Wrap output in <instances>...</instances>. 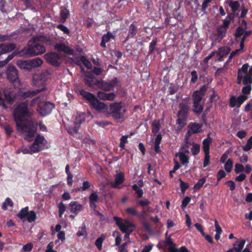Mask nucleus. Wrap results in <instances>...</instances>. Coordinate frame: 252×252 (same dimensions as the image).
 <instances>
[{
    "label": "nucleus",
    "instance_id": "f257e3e1",
    "mask_svg": "<svg viewBox=\"0 0 252 252\" xmlns=\"http://www.w3.org/2000/svg\"><path fill=\"white\" fill-rule=\"evenodd\" d=\"M32 111H13V116L17 131L31 141L36 133L37 123L34 122Z\"/></svg>",
    "mask_w": 252,
    "mask_h": 252
},
{
    "label": "nucleus",
    "instance_id": "f03ea898",
    "mask_svg": "<svg viewBox=\"0 0 252 252\" xmlns=\"http://www.w3.org/2000/svg\"><path fill=\"white\" fill-rule=\"evenodd\" d=\"M43 36L36 37L32 40H30L28 44L27 47H25L20 52L21 56L25 57H31L43 54L45 52V48L39 43L42 41Z\"/></svg>",
    "mask_w": 252,
    "mask_h": 252
},
{
    "label": "nucleus",
    "instance_id": "7ed1b4c3",
    "mask_svg": "<svg viewBox=\"0 0 252 252\" xmlns=\"http://www.w3.org/2000/svg\"><path fill=\"white\" fill-rule=\"evenodd\" d=\"M80 94L83 97L88 100L93 108L96 110H105L107 109V106L104 103L99 101L92 93L85 91L83 90L80 91Z\"/></svg>",
    "mask_w": 252,
    "mask_h": 252
},
{
    "label": "nucleus",
    "instance_id": "20e7f679",
    "mask_svg": "<svg viewBox=\"0 0 252 252\" xmlns=\"http://www.w3.org/2000/svg\"><path fill=\"white\" fill-rule=\"evenodd\" d=\"M206 90V87L203 86L199 90L196 91L193 93L192 95L193 104L195 110H203V97L205 95Z\"/></svg>",
    "mask_w": 252,
    "mask_h": 252
},
{
    "label": "nucleus",
    "instance_id": "39448f33",
    "mask_svg": "<svg viewBox=\"0 0 252 252\" xmlns=\"http://www.w3.org/2000/svg\"><path fill=\"white\" fill-rule=\"evenodd\" d=\"M249 65L248 63L244 64L242 67L238 69L237 72V83L241 84L242 81L244 85L252 84V77L247 74V69Z\"/></svg>",
    "mask_w": 252,
    "mask_h": 252
},
{
    "label": "nucleus",
    "instance_id": "423d86ee",
    "mask_svg": "<svg viewBox=\"0 0 252 252\" xmlns=\"http://www.w3.org/2000/svg\"><path fill=\"white\" fill-rule=\"evenodd\" d=\"M17 216L22 221L24 222L27 220L29 223L35 221L37 217L34 211L29 212V207L28 206L21 209L17 214Z\"/></svg>",
    "mask_w": 252,
    "mask_h": 252
},
{
    "label": "nucleus",
    "instance_id": "0eeeda50",
    "mask_svg": "<svg viewBox=\"0 0 252 252\" xmlns=\"http://www.w3.org/2000/svg\"><path fill=\"white\" fill-rule=\"evenodd\" d=\"M50 75V73L48 70H44L41 73L34 74L32 78V82L33 85L39 87L41 86V88L44 87L46 89L45 84L46 82L49 79Z\"/></svg>",
    "mask_w": 252,
    "mask_h": 252
},
{
    "label": "nucleus",
    "instance_id": "6e6552de",
    "mask_svg": "<svg viewBox=\"0 0 252 252\" xmlns=\"http://www.w3.org/2000/svg\"><path fill=\"white\" fill-rule=\"evenodd\" d=\"M118 83L117 78H114L108 82H104L102 80H96L95 84L98 87L105 91H109L113 89Z\"/></svg>",
    "mask_w": 252,
    "mask_h": 252
},
{
    "label": "nucleus",
    "instance_id": "1a4fd4ad",
    "mask_svg": "<svg viewBox=\"0 0 252 252\" xmlns=\"http://www.w3.org/2000/svg\"><path fill=\"white\" fill-rule=\"evenodd\" d=\"M44 58L48 63L53 65L58 66L60 65V60L61 59V56L59 54L55 53L46 54Z\"/></svg>",
    "mask_w": 252,
    "mask_h": 252
},
{
    "label": "nucleus",
    "instance_id": "9d476101",
    "mask_svg": "<svg viewBox=\"0 0 252 252\" xmlns=\"http://www.w3.org/2000/svg\"><path fill=\"white\" fill-rule=\"evenodd\" d=\"M44 140V138L43 136L38 135L31 146V151L33 153H35L41 151L43 149L42 145Z\"/></svg>",
    "mask_w": 252,
    "mask_h": 252
},
{
    "label": "nucleus",
    "instance_id": "9b49d317",
    "mask_svg": "<svg viewBox=\"0 0 252 252\" xmlns=\"http://www.w3.org/2000/svg\"><path fill=\"white\" fill-rule=\"evenodd\" d=\"M6 75L7 79L11 82H15L18 79V71L16 67L11 64L7 66Z\"/></svg>",
    "mask_w": 252,
    "mask_h": 252
},
{
    "label": "nucleus",
    "instance_id": "f8f14e48",
    "mask_svg": "<svg viewBox=\"0 0 252 252\" xmlns=\"http://www.w3.org/2000/svg\"><path fill=\"white\" fill-rule=\"evenodd\" d=\"M44 91H45V88L44 87H42L39 89H36L34 91H29L27 92L19 91L17 92V95L20 96L22 99H26L29 97H32L38 93L42 92Z\"/></svg>",
    "mask_w": 252,
    "mask_h": 252
},
{
    "label": "nucleus",
    "instance_id": "ddd939ff",
    "mask_svg": "<svg viewBox=\"0 0 252 252\" xmlns=\"http://www.w3.org/2000/svg\"><path fill=\"white\" fill-rule=\"evenodd\" d=\"M90 117V119L93 118L90 111H87V112H80L79 113H77L75 116V119L74 121V124L75 125H80L85 121L86 118Z\"/></svg>",
    "mask_w": 252,
    "mask_h": 252
},
{
    "label": "nucleus",
    "instance_id": "4468645a",
    "mask_svg": "<svg viewBox=\"0 0 252 252\" xmlns=\"http://www.w3.org/2000/svg\"><path fill=\"white\" fill-rule=\"evenodd\" d=\"M247 98V96L245 95H241L237 98L232 96L230 99V105L232 107H239Z\"/></svg>",
    "mask_w": 252,
    "mask_h": 252
},
{
    "label": "nucleus",
    "instance_id": "2eb2a0df",
    "mask_svg": "<svg viewBox=\"0 0 252 252\" xmlns=\"http://www.w3.org/2000/svg\"><path fill=\"white\" fill-rule=\"evenodd\" d=\"M3 94L5 100L10 104H13L16 97L15 89H12L9 90L5 89L3 90Z\"/></svg>",
    "mask_w": 252,
    "mask_h": 252
},
{
    "label": "nucleus",
    "instance_id": "dca6fc26",
    "mask_svg": "<svg viewBox=\"0 0 252 252\" xmlns=\"http://www.w3.org/2000/svg\"><path fill=\"white\" fill-rule=\"evenodd\" d=\"M69 209L70 212L77 215L83 210V206L78 201H71L69 204Z\"/></svg>",
    "mask_w": 252,
    "mask_h": 252
},
{
    "label": "nucleus",
    "instance_id": "f3484780",
    "mask_svg": "<svg viewBox=\"0 0 252 252\" xmlns=\"http://www.w3.org/2000/svg\"><path fill=\"white\" fill-rule=\"evenodd\" d=\"M188 115V111H178L177 114L178 119L177 120V124L181 127H183L186 124L187 117Z\"/></svg>",
    "mask_w": 252,
    "mask_h": 252
},
{
    "label": "nucleus",
    "instance_id": "a211bd4d",
    "mask_svg": "<svg viewBox=\"0 0 252 252\" xmlns=\"http://www.w3.org/2000/svg\"><path fill=\"white\" fill-rule=\"evenodd\" d=\"M16 48L13 43L2 44L0 43V56L10 52Z\"/></svg>",
    "mask_w": 252,
    "mask_h": 252
},
{
    "label": "nucleus",
    "instance_id": "6ab92c4d",
    "mask_svg": "<svg viewBox=\"0 0 252 252\" xmlns=\"http://www.w3.org/2000/svg\"><path fill=\"white\" fill-rule=\"evenodd\" d=\"M230 51V49L228 47L224 46L221 47L216 52V55L219 57L218 61H222V58L226 56Z\"/></svg>",
    "mask_w": 252,
    "mask_h": 252
},
{
    "label": "nucleus",
    "instance_id": "aec40b11",
    "mask_svg": "<svg viewBox=\"0 0 252 252\" xmlns=\"http://www.w3.org/2000/svg\"><path fill=\"white\" fill-rule=\"evenodd\" d=\"M40 110H52L54 109L55 105L49 101H41L38 104Z\"/></svg>",
    "mask_w": 252,
    "mask_h": 252
},
{
    "label": "nucleus",
    "instance_id": "412c9836",
    "mask_svg": "<svg viewBox=\"0 0 252 252\" xmlns=\"http://www.w3.org/2000/svg\"><path fill=\"white\" fill-rule=\"evenodd\" d=\"M97 95L100 99H101L103 100L112 101L114 99V98L115 97V94H114L113 93H104L103 92H101V91H99L97 93Z\"/></svg>",
    "mask_w": 252,
    "mask_h": 252
},
{
    "label": "nucleus",
    "instance_id": "4be33fe9",
    "mask_svg": "<svg viewBox=\"0 0 252 252\" xmlns=\"http://www.w3.org/2000/svg\"><path fill=\"white\" fill-rule=\"evenodd\" d=\"M125 181L124 174L121 172L116 176L115 182L111 183V185L113 188H117V186L122 184Z\"/></svg>",
    "mask_w": 252,
    "mask_h": 252
},
{
    "label": "nucleus",
    "instance_id": "5701e85b",
    "mask_svg": "<svg viewBox=\"0 0 252 252\" xmlns=\"http://www.w3.org/2000/svg\"><path fill=\"white\" fill-rule=\"evenodd\" d=\"M117 122H122L124 121V114L121 111H111L109 113Z\"/></svg>",
    "mask_w": 252,
    "mask_h": 252
},
{
    "label": "nucleus",
    "instance_id": "b1692460",
    "mask_svg": "<svg viewBox=\"0 0 252 252\" xmlns=\"http://www.w3.org/2000/svg\"><path fill=\"white\" fill-rule=\"evenodd\" d=\"M31 70L33 68H37L40 66L43 63L42 60L39 58H36L29 60Z\"/></svg>",
    "mask_w": 252,
    "mask_h": 252
},
{
    "label": "nucleus",
    "instance_id": "393cba45",
    "mask_svg": "<svg viewBox=\"0 0 252 252\" xmlns=\"http://www.w3.org/2000/svg\"><path fill=\"white\" fill-rule=\"evenodd\" d=\"M16 64L22 69L31 70L29 60H18L16 62Z\"/></svg>",
    "mask_w": 252,
    "mask_h": 252
},
{
    "label": "nucleus",
    "instance_id": "a878e982",
    "mask_svg": "<svg viewBox=\"0 0 252 252\" xmlns=\"http://www.w3.org/2000/svg\"><path fill=\"white\" fill-rule=\"evenodd\" d=\"M212 142V139L208 136V138H205L203 141V150L204 154H210V145Z\"/></svg>",
    "mask_w": 252,
    "mask_h": 252
},
{
    "label": "nucleus",
    "instance_id": "bb28decb",
    "mask_svg": "<svg viewBox=\"0 0 252 252\" xmlns=\"http://www.w3.org/2000/svg\"><path fill=\"white\" fill-rule=\"evenodd\" d=\"M55 49L66 53L72 54V50L63 43H57L55 45Z\"/></svg>",
    "mask_w": 252,
    "mask_h": 252
},
{
    "label": "nucleus",
    "instance_id": "cd10ccee",
    "mask_svg": "<svg viewBox=\"0 0 252 252\" xmlns=\"http://www.w3.org/2000/svg\"><path fill=\"white\" fill-rule=\"evenodd\" d=\"M201 125L195 123L190 124L188 126V127L189 128V130L190 131L191 130L192 133L200 132L201 131Z\"/></svg>",
    "mask_w": 252,
    "mask_h": 252
},
{
    "label": "nucleus",
    "instance_id": "c85d7f7f",
    "mask_svg": "<svg viewBox=\"0 0 252 252\" xmlns=\"http://www.w3.org/2000/svg\"><path fill=\"white\" fill-rule=\"evenodd\" d=\"M176 156H179L180 160L182 164H184L189 162V157L184 153L182 152H179L176 153Z\"/></svg>",
    "mask_w": 252,
    "mask_h": 252
},
{
    "label": "nucleus",
    "instance_id": "c756f323",
    "mask_svg": "<svg viewBox=\"0 0 252 252\" xmlns=\"http://www.w3.org/2000/svg\"><path fill=\"white\" fill-rule=\"evenodd\" d=\"M132 189L135 191L136 194V197L138 199L141 198L143 195V191L142 189L140 188L136 184H134L132 186Z\"/></svg>",
    "mask_w": 252,
    "mask_h": 252
},
{
    "label": "nucleus",
    "instance_id": "7c9ffc66",
    "mask_svg": "<svg viewBox=\"0 0 252 252\" xmlns=\"http://www.w3.org/2000/svg\"><path fill=\"white\" fill-rule=\"evenodd\" d=\"M152 131L153 133L156 134L159 132L160 129V124L158 121H157L156 120H154L152 123Z\"/></svg>",
    "mask_w": 252,
    "mask_h": 252
},
{
    "label": "nucleus",
    "instance_id": "2f4dec72",
    "mask_svg": "<svg viewBox=\"0 0 252 252\" xmlns=\"http://www.w3.org/2000/svg\"><path fill=\"white\" fill-rule=\"evenodd\" d=\"M96 80L95 79V77L91 76L90 77H88L84 79V82L89 87H92L94 85H96Z\"/></svg>",
    "mask_w": 252,
    "mask_h": 252
},
{
    "label": "nucleus",
    "instance_id": "473e14b6",
    "mask_svg": "<svg viewBox=\"0 0 252 252\" xmlns=\"http://www.w3.org/2000/svg\"><path fill=\"white\" fill-rule=\"evenodd\" d=\"M68 14H69V12L66 8L63 9L61 11V12H60L61 21L62 23H64L65 21L66 18L68 17Z\"/></svg>",
    "mask_w": 252,
    "mask_h": 252
},
{
    "label": "nucleus",
    "instance_id": "72a5a7b5",
    "mask_svg": "<svg viewBox=\"0 0 252 252\" xmlns=\"http://www.w3.org/2000/svg\"><path fill=\"white\" fill-rule=\"evenodd\" d=\"M242 148L246 152L249 151L252 149V136L248 139L246 145L242 146Z\"/></svg>",
    "mask_w": 252,
    "mask_h": 252
},
{
    "label": "nucleus",
    "instance_id": "f704fd0d",
    "mask_svg": "<svg viewBox=\"0 0 252 252\" xmlns=\"http://www.w3.org/2000/svg\"><path fill=\"white\" fill-rule=\"evenodd\" d=\"M233 167V161L231 159L229 158L226 161L224 165V169L226 172L229 173L231 171Z\"/></svg>",
    "mask_w": 252,
    "mask_h": 252
},
{
    "label": "nucleus",
    "instance_id": "c9c22d12",
    "mask_svg": "<svg viewBox=\"0 0 252 252\" xmlns=\"http://www.w3.org/2000/svg\"><path fill=\"white\" fill-rule=\"evenodd\" d=\"M192 147L191 149L192 155L195 156L200 152V146L199 145L192 142Z\"/></svg>",
    "mask_w": 252,
    "mask_h": 252
},
{
    "label": "nucleus",
    "instance_id": "e433bc0d",
    "mask_svg": "<svg viewBox=\"0 0 252 252\" xmlns=\"http://www.w3.org/2000/svg\"><path fill=\"white\" fill-rule=\"evenodd\" d=\"M80 61L84 64V65L88 68L91 69L92 67L91 62L86 59L84 56H81L80 58Z\"/></svg>",
    "mask_w": 252,
    "mask_h": 252
},
{
    "label": "nucleus",
    "instance_id": "4c0bfd02",
    "mask_svg": "<svg viewBox=\"0 0 252 252\" xmlns=\"http://www.w3.org/2000/svg\"><path fill=\"white\" fill-rule=\"evenodd\" d=\"M7 206L11 207L13 206V203L9 197L6 198L5 201L3 203L2 209L4 210H6L7 209Z\"/></svg>",
    "mask_w": 252,
    "mask_h": 252
},
{
    "label": "nucleus",
    "instance_id": "58836bf2",
    "mask_svg": "<svg viewBox=\"0 0 252 252\" xmlns=\"http://www.w3.org/2000/svg\"><path fill=\"white\" fill-rule=\"evenodd\" d=\"M206 182V178L203 177L200 179L197 183H196L193 187V189L195 190L199 189Z\"/></svg>",
    "mask_w": 252,
    "mask_h": 252
},
{
    "label": "nucleus",
    "instance_id": "ea45409f",
    "mask_svg": "<svg viewBox=\"0 0 252 252\" xmlns=\"http://www.w3.org/2000/svg\"><path fill=\"white\" fill-rule=\"evenodd\" d=\"M180 182V188L182 193L184 194L185 191L189 188V184L184 182L181 179H179Z\"/></svg>",
    "mask_w": 252,
    "mask_h": 252
},
{
    "label": "nucleus",
    "instance_id": "a19ab883",
    "mask_svg": "<svg viewBox=\"0 0 252 252\" xmlns=\"http://www.w3.org/2000/svg\"><path fill=\"white\" fill-rule=\"evenodd\" d=\"M128 135H123L120 139V143L119 145L121 150H124L125 148V144L127 142V138Z\"/></svg>",
    "mask_w": 252,
    "mask_h": 252
},
{
    "label": "nucleus",
    "instance_id": "79ce46f5",
    "mask_svg": "<svg viewBox=\"0 0 252 252\" xmlns=\"http://www.w3.org/2000/svg\"><path fill=\"white\" fill-rule=\"evenodd\" d=\"M226 31L227 29L220 26L218 29L217 35L218 36L222 38L225 36Z\"/></svg>",
    "mask_w": 252,
    "mask_h": 252
},
{
    "label": "nucleus",
    "instance_id": "37998d69",
    "mask_svg": "<svg viewBox=\"0 0 252 252\" xmlns=\"http://www.w3.org/2000/svg\"><path fill=\"white\" fill-rule=\"evenodd\" d=\"M59 208V216L60 218H62L63 214L65 211V205L62 202H60L58 205Z\"/></svg>",
    "mask_w": 252,
    "mask_h": 252
},
{
    "label": "nucleus",
    "instance_id": "c03bdc74",
    "mask_svg": "<svg viewBox=\"0 0 252 252\" xmlns=\"http://www.w3.org/2000/svg\"><path fill=\"white\" fill-rule=\"evenodd\" d=\"M104 240V237H99L96 239L95 242V245L99 250L102 249V244Z\"/></svg>",
    "mask_w": 252,
    "mask_h": 252
},
{
    "label": "nucleus",
    "instance_id": "a18cd8bd",
    "mask_svg": "<svg viewBox=\"0 0 252 252\" xmlns=\"http://www.w3.org/2000/svg\"><path fill=\"white\" fill-rule=\"evenodd\" d=\"M125 211H126V212L128 215H130L132 216L139 215V214H138L137 211L136 210V209H135V208H130V207L127 208L126 209Z\"/></svg>",
    "mask_w": 252,
    "mask_h": 252
},
{
    "label": "nucleus",
    "instance_id": "49530a36",
    "mask_svg": "<svg viewBox=\"0 0 252 252\" xmlns=\"http://www.w3.org/2000/svg\"><path fill=\"white\" fill-rule=\"evenodd\" d=\"M229 6L232 9L233 12H236L240 6V3L238 1H231L229 3Z\"/></svg>",
    "mask_w": 252,
    "mask_h": 252
},
{
    "label": "nucleus",
    "instance_id": "de8ad7c7",
    "mask_svg": "<svg viewBox=\"0 0 252 252\" xmlns=\"http://www.w3.org/2000/svg\"><path fill=\"white\" fill-rule=\"evenodd\" d=\"M137 205L144 208L150 205L151 202L148 199H146L144 200H138L137 201Z\"/></svg>",
    "mask_w": 252,
    "mask_h": 252
},
{
    "label": "nucleus",
    "instance_id": "09e8293b",
    "mask_svg": "<svg viewBox=\"0 0 252 252\" xmlns=\"http://www.w3.org/2000/svg\"><path fill=\"white\" fill-rule=\"evenodd\" d=\"M111 110H120L123 108L121 103H115L110 105Z\"/></svg>",
    "mask_w": 252,
    "mask_h": 252
},
{
    "label": "nucleus",
    "instance_id": "8fccbe9b",
    "mask_svg": "<svg viewBox=\"0 0 252 252\" xmlns=\"http://www.w3.org/2000/svg\"><path fill=\"white\" fill-rule=\"evenodd\" d=\"M245 242L246 241L245 240H243L240 242L237 247L233 248L234 251H235L236 252H241L244 247Z\"/></svg>",
    "mask_w": 252,
    "mask_h": 252
},
{
    "label": "nucleus",
    "instance_id": "3c124183",
    "mask_svg": "<svg viewBox=\"0 0 252 252\" xmlns=\"http://www.w3.org/2000/svg\"><path fill=\"white\" fill-rule=\"evenodd\" d=\"M244 169H245L244 166L241 164L236 163L235 165L234 171L237 174L243 172L244 171Z\"/></svg>",
    "mask_w": 252,
    "mask_h": 252
},
{
    "label": "nucleus",
    "instance_id": "603ef678",
    "mask_svg": "<svg viewBox=\"0 0 252 252\" xmlns=\"http://www.w3.org/2000/svg\"><path fill=\"white\" fill-rule=\"evenodd\" d=\"M89 198L90 202H96L98 200V196L96 192H94L90 195Z\"/></svg>",
    "mask_w": 252,
    "mask_h": 252
},
{
    "label": "nucleus",
    "instance_id": "864d4df0",
    "mask_svg": "<svg viewBox=\"0 0 252 252\" xmlns=\"http://www.w3.org/2000/svg\"><path fill=\"white\" fill-rule=\"evenodd\" d=\"M191 200L190 197L189 196H186L185 197L182 201V204L181 205V207L182 209H184L187 207V206L189 204V203L190 202Z\"/></svg>",
    "mask_w": 252,
    "mask_h": 252
},
{
    "label": "nucleus",
    "instance_id": "5fc2aeb1",
    "mask_svg": "<svg viewBox=\"0 0 252 252\" xmlns=\"http://www.w3.org/2000/svg\"><path fill=\"white\" fill-rule=\"evenodd\" d=\"M247 29H244L243 28H241L239 27L237 28L236 32L235 33V35L236 37H240L242 35L244 34V32Z\"/></svg>",
    "mask_w": 252,
    "mask_h": 252
},
{
    "label": "nucleus",
    "instance_id": "6e6d98bb",
    "mask_svg": "<svg viewBox=\"0 0 252 252\" xmlns=\"http://www.w3.org/2000/svg\"><path fill=\"white\" fill-rule=\"evenodd\" d=\"M141 223L143 227L147 232H150L152 231V228L148 221L144 220L142 221Z\"/></svg>",
    "mask_w": 252,
    "mask_h": 252
},
{
    "label": "nucleus",
    "instance_id": "4d7b16f0",
    "mask_svg": "<svg viewBox=\"0 0 252 252\" xmlns=\"http://www.w3.org/2000/svg\"><path fill=\"white\" fill-rule=\"evenodd\" d=\"M77 126V125H75V126L68 127L67 132L72 135L77 133L78 132L79 126Z\"/></svg>",
    "mask_w": 252,
    "mask_h": 252
},
{
    "label": "nucleus",
    "instance_id": "13d9d810",
    "mask_svg": "<svg viewBox=\"0 0 252 252\" xmlns=\"http://www.w3.org/2000/svg\"><path fill=\"white\" fill-rule=\"evenodd\" d=\"M1 126L4 128L6 134L9 136H11L13 130L10 126L9 125L3 126L1 125Z\"/></svg>",
    "mask_w": 252,
    "mask_h": 252
},
{
    "label": "nucleus",
    "instance_id": "bf43d9fd",
    "mask_svg": "<svg viewBox=\"0 0 252 252\" xmlns=\"http://www.w3.org/2000/svg\"><path fill=\"white\" fill-rule=\"evenodd\" d=\"M157 43V39L156 38L154 39L152 42L150 43V46H149V53L150 54H152L154 50L156 45Z\"/></svg>",
    "mask_w": 252,
    "mask_h": 252
},
{
    "label": "nucleus",
    "instance_id": "052dcab7",
    "mask_svg": "<svg viewBox=\"0 0 252 252\" xmlns=\"http://www.w3.org/2000/svg\"><path fill=\"white\" fill-rule=\"evenodd\" d=\"M28 109V103L26 102L19 104L16 108V110H27Z\"/></svg>",
    "mask_w": 252,
    "mask_h": 252
},
{
    "label": "nucleus",
    "instance_id": "680f3d73",
    "mask_svg": "<svg viewBox=\"0 0 252 252\" xmlns=\"http://www.w3.org/2000/svg\"><path fill=\"white\" fill-rule=\"evenodd\" d=\"M90 187H91V185H90L89 182L88 181H86L83 182L82 187H81L78 190L79 191H80V190L84 191V190H86V189H89L90 188Z\"/></svg>",
    "mask_w": 252,
    "mask_h": 252
},
{
    "label": "nucleus",
    "instance_id": "e2e57ef3",
    "mask_svg": "<svg viewBox=\"0 0 252 252\" xmlns=\"http://www.w3.org/2000/svg\"><path fill=\"white\" fill-rule=\"evenodd\" d=\"M225 184L229 188L231 191H233L235 189V184L234 181L229 180L225 182Z\"/></svg>",
    "mask_w": 252,
    "mask_h": 252
},
{
    "label": "nucleus",
    "instance_id": "0e129e2a",
    "mask_svg": "<svg viewBox=\"0 0 252 252\" xmlns=\"http://www.w3.org/2000/svg\"><path fill=\"white\" fill-rule=\"evenodd\" d=\"M57 27L58 29H60L61 31L63 32L64 33H69V30L66 26L62 24H60L58 25Z\"/></svg>",
    "mask_w": 252,
    "mask_h": 252
},
{
    "label": "nucleus",
    "instance_id": "69168bd1",
    "mask_svg": "<svg viewBox=\"0 0 252 252\" xmlns=\"http://www.w3.org/2000/svg\"><path fill=\"white\" fill-rule=\"evenodd\" d=\"M210 157L209 154H205V157H204V161H203V167H206L208 165L209 162H210Z\"/></svg>",
    "mask_w": 252,
    "mask_h": 252
},
{
    "label": "nucleus",
    "instance_id": "338daca9",
    "mask_svg": "<svg viewBox=\"0 0 252 252\" xmlns=\"http://www.w3.org/2000/svg\"><path fill=\"white\" fill-rule=\"evenodd\" d=\"M245 86H246L242 89V93L244 94H249L250 93L252 90L251 84H248Z\"/></svg>",
    "mask_w": 252,
    "mask_h": 252
},
{
    "label": "nucleus",
    "instance_id": "774afa93",
    "mask_svg": "<svg viewBox=\"0 0 252 252\" xmlns=\"http://www.w3.org/2000/svg\"><path fill=\"white\" fill-rule=\"evenodd\" d=\"M32 248L33 245L32 243H28L23 246V249L25 252H30L32 250Z\"/></svg>",
    "mask_w": 252,
    "mask_h": 252
}]
</instances>
